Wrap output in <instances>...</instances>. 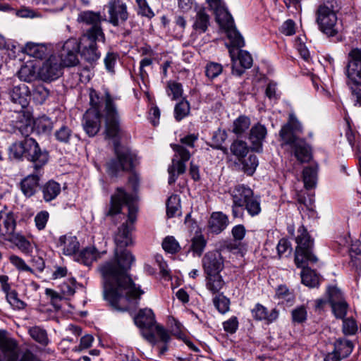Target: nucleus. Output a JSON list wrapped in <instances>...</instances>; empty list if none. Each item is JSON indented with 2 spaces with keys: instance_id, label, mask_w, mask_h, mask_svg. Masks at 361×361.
Instances as JSON below:
<instances>
[{
  "instance_id": "16",
  "label": "nucleus",
  "mask_w": 361,
  "mask_h": 361,
  "mask_svg": "<svg viewBox=\"0 0 361 361\" xmlns=\"http://www.w3.org/2000/svg\"><path fill=\"white\" fill-rule=\"evenodd\" d=\"M239 48L233 45L231 48H229V54L233 63L232 73L238 76H240L245 69L251 68L253 62L251 54L247 51L238 50Z\"/></svg>"
},
{
  "instance_id": "13",
  "label": "nucleus",
  "mask_w": 361,
  "mask_h": 361,
  "mask_svg": "<svg viewBox=\"0 0 361 361\" xmlns=\"http://www.w3.org/2000/svg\"><path fill=\"white\" fill-rule=\"evenodd\" d=\"M63 74V66L56 54L50 56L45 60L37 71L38 78L44 82H51Z\"/></svg>"
},
{
  "instance_id": "42",
  "label": "nucleus",
  "mask_w": 361,
  "mask_h": 361,
  "mask_svg": "<svg viewBox=\"0 0 361 361\" xmlns=\"http://www.w3.org/2000/svg\"><path fill=\"white\" fill-rule=\"evenodd\" d=\"M28 333L36 342L42 345H47L48 344L49 338L47 333L44 329L37 326H32L29 329Z\"/></svg>"
},
{
  "instance_id": "2",
  "label": "nucleus",
  "mask_w": 361,
  "mask_h": 361,
  "mask_svg": "<svg viewBox=\"0 0 361 361\" xmlns=\"http://www.w3.org/2000/svg\"><path fill=\"white\" fill-rule=\"evenodd\" d=\"M90 104L83 116V128L89 136H94L99 130L101 121L105 126L106 136L114 138L121 131V119L115 98L106 91L103 96L94 90L90 91Z\"/></svg>"
},
{
  "instance_id": "45",
  "label": "nucleus",
  "mask_w": 361,
  "mask_h": 361,
  "mask_svg": "<svg viewBox=\"0 0 361 361\" xmlns=\"http://www.w3.org/2000/svg\"><path fill=\"white\" fill-rule=\"evenodd\" d=\"M240 161L243 171L249 176H252L255 173L258 166V159L255 154H250L247 158L245 157Z\"/></svg>"
},
{
  "instance_id": "15",
  "label": "nucleus",
  "mask_w": 361,
  "mask_h": 361,
  "mask_svg": "<svg viewBox=\"0 0 361 361\" xmlns=\"http://www.w3.org/2000/svg\"><path fill=\"white\" fill-rule=\"evenodd\" d=\"M345 73L349 85H361V49L353 48L348 54Z\"/></svg>"
},
{
  "instance_id": "54",
  "label": "nucleus",
  "mask_w": 361,
  "mask_h": 361,
  "mask_svg": "<svg viewBox=\"0 0 361 361\" xmlns=\"http://www.w3.org/2000/svg\"><path fill=\"white\" fill-rule=\"evenodd\" d=\"M163 249L169 253H176L180 250L178 243L173 236H168L164 238L162 243Z\"/></svg>"
},
{
  "instance_id": "5",
  "label": "nucleus",
  "mask_w": 361,
  "mask_h": 361,
  "mask_svg": "<svg viewBox=\"0 0 361 361\" xmlns=\"http://www.w3.org/2000/svg\"><path fill=\"white\" fill-rule=\"evenodd\" d=\"M30 91L25 84L14 86L9 91L10 99L13 104L19 106L11 115V125L20 133L25 138L33 131V120L29 111L26 109L29 104Z\"/></svg>"
},
{
  "instance_id": "44",
  "label": "nucleus",
  "mask_w": 361,
  "mask_h": 361,
  "mask_svg": "<svg viewBox=\"0 0 361 361\" xmlns=\"http://www.w3.org/2000/svg\"><path fill=\"white\" fill-rule=\"evenodd\" d=\"M32 96L36 104H42L49 96V90L43 85H37L33 87Z\"/></svg>"
},
{
  "instance_id": "32",
  "label": "nucleus",
  "mask_w": 361,
  "mask_h": 361,
  "mask_svg": "<svg viewBox=\"0 0 361 361\" xmlns=\"http://www.w3.org/2000/svg\"><path fill=\"white\" fill-rule=\"evenodd\" d=\"M334 350L342 359L348 357L351 354L354 348V344L353 343V342L346 338H338L334 342Z\"/></svg>"
},
{
  "instance_id": "56",
  "label": "nucleus",
  "mask_w": 361,
  "mask_h": 361,
  "mask_svg": "<svg viewBox=\"0 0 361 361\" xmlns=\"http://www.w3.org/2000/svg\"><path fill=\"white\" fill-rule=\"evenodd\" d=\"M292 319L295 323H302L306 321L307 317V310L305 306H299L292 310Z\"/></svg>"
},
{
  "instance_id": "46",
  "label": "nucleus",
  "mask_w": 361,
  "mask_h": 361,
  "mask_svg": "<svg viewBox=\"0 0 361 361\" xmlns=\"http://www.w3.org/2000/svg\"><path fill=\"white\" fill-rule=\"evenodd\" d=\"M54 136L58 142L68 144L73 136V131L69 127L62 125L55 131Z\"/></svg>"
},
{
  "instance_id": "27",
  "label": "nucleus",
  "mask_w": 361,
  "mask_h": 361,
  "mask_svg": "<svg viewBox=\"0 0 361 361\" xmlns=\"http://www.w3.org/2000/svg\"><path fill=\"white\" fill-rule=\"evenodd\" d=\"M231 195L234 204L243 206L253 196L254 193L250 188L242 184L235 186Z\"/></svg>"
},
{
  "instance_id": "20",
  "label": "nucleus",
  "mask_w": 361,
  "mask_h": 361,
  "mask_svg": "<svg viewBox=\"0 0 361 361\" xmlns=\"http://www.w3.org/2000/svg\"><path fill=\"white\" fill-rule=\"evenodd\" d=\"M204 274H218L224 268V259L218 250L207 252L202 259Z\"/></svg>"
},
{
  "instance_id": "4",
  "label": "nucleus",
  "mask_w": 361,
  "mask_h": 361,
  "mask_svg": "<svg viewBox=\"0 0 361 361\" xmlns=\"http://www.w3.org/2000/svg\"><path fill=\"white\" fill-rule=\"evenodd\" d=\"M297 246L295 252V263L302 270L300 273L302 283L308 287H316L319 284V278L315 271L306 267L308 262L315 263L317 257L312 253L313 240L307 229L301 226L298 229L295 238Z\"/></svg>"
},
{
  "instance_id": "3",
  "label": "nucleus",
  "mask_w": 361,
  "mask_h": 361,
  "mask_svg": "<svg viewBox=\"0 0 361 361\" xmlns=\"http://www.w3.org/2000/svg\"><path fill=\"white\" fill-rule=\"evenodd\" d=\"M8 155L11 159L20 161L25 158L32 163L34 172L24 178L20 181V186L26 197L35 195L44 173V167L49 161V152L45 149H42L34 138H24L10 145Z\"/></svg>"
},
{
  "instance_id": "36",
  "label": "nucleus",
  "mask_w": 361,
  "mask_h": 361,
  "mask_svg": "<svg viewBox=\"0 0 361 361\" xmlns=\"http://www.w3.org/2000/svg\"><path fill=\"white\" fill-rule=\"evenodd\" d=\"M250 126V119L249 117L241 115L233 121L232 126V132L238 136L245 133Z\"/></svg>"
},
{
  "instance_id": "49",
  "label": "nucleus",
  "mask_w": 361,
  "mask_h": 361,
  "mask_svg": "<svg viewBox=\"0 0 361 361\" xmlns=\"http://www.w3.org/2000/svg\"><path fill=\"white\" fill-rule=\"evenodd\" d=\"M213 303L221 314H225L229 310L230 300L223 294L216 295L213 299Z\"/></svg>"
},
{
  "instance_id": "43",
  "label": "nucleus",
  "mask_w": 361,
  "mask_h": 361,
  "mask_svg": "<svg viewBox=\"0 0 361 361\" xmlns=\"http://www.w3.org/2000/svg\"><path fill=\"white\" fill-rule=\"evenodd\" d=\"M180 198L176 195H171L166 202V214L169 218H173L180 213Z\"/></svg>"
},
{
  "instance_id": "10",
  "label": "nucleus",
  "mask_w": 361,
  "mask_h": 361,
  "mask_svg": "<svg viewBox=\"0 0 361 361\" xmlns=\"http://www.w3.org/2000/svg\"><path fill=\"white\" fill-rule=\"evenodd\" d=\"M173 151L176 152L174 158L172 159V164L169 166L168 172L169 174V184L174 183L177 177L185 171V162L190 158V152L180 145H171Z\"/></svg>"
},
{
  "instance_id": "25",
  "label": "nucleus",
  "mask_w": 361,
  "mask_h": 361,
  "mask_svg": "<svg viewBox=\"0 0 361 361\" xmlns=\"http://www.w3.org/2000/svg\"><path fill=\"white\" fill-rule=\"evenodd\" d=\"M210 25V17L205 8L200 7L196 9L193 18L192 29L198 34L204 33Z\"/></svg>"
},
{
  "instance_id": "8",
  "label": "nucleus",
  "mask_w": 361,
  "mask_h": 361,
  "mask_svg": "<svg viewBox=\"0 0 361 361\" xmlns=\"http://www.w3.org/2000/svg\"><path fill=\"white\" fill-rule=\"evenodd\" d=\"M134 197L130 195L121 188H118L116 192L111 197L110 207L106 213V216H114L121 212L123 204L128 205V220L133 224L136 220L137 208L133 204Z\"/></svg>"
},
{
  "instance_id": "50",
  "label": "nucleus",
  "mask_w": 361,
  "mask_h": 361,
  "mask_svg": "<svg viewBox=\"0 0 361 361\" xmlns=\"http://www.w3.org/2000/svg\"><path fill=\"white\" fill-rule=\"evenodd\" d=\"M166 91L169 96H172L173 100L178 99L183 94L182 85L174 81H169Z\"/></svg>"
},
{
  "instance_id": "52",
  "label": "nucleus",
  "mask_w": 361,
  "mask_h": 361,
  "mask_svg": "<svg viewBox=\"0 0 361 361\" xmlns=\"http://www.w3.org/2000/svg\"><path fill=\"white\" fill-rule=\"evenodd\" d=\"M9 261L20 271L34 273L33 269L25 263V260L17 255H11L9 257Z\"/></svg>"
},
{
  "instance_id": "60",
  "label": "nucleus",
  "mask_w": 361,
  "mask_h": 361,
  "mask_svg": "<svg viewBox=\"0 0 361 361\" xmlns=\"http://www.w3.org/2000/svg\"><path fill=\"white\" fill-rule=\"evenodd\" d=\"M6 293V298L11 305L18 309H23L25 307V303L18 298V293L16 290H8L5 292Z\"/></svg>"
},
{
  "instance_id": "39",
  "label": "nucleus",
  "mask_w": 361,
  "mask_h": 361,
  "mask_svg": "<svg viewBox=\"0 0 361 361\" xmlns=\"http://www.w3.org/2000/svg\"><path fill=\"white\" fill-rule=\"evenodd\" d=\"M8 242L13 243L22 252L25 254H29L32 251V246L30 241L27 240L25 236L19 233H16L13 235Z\"/></svg>"
},
{
  "instance_id": "30",
  "label": "nucleus",
  "mask_w": 361,
  "mask_h": 361,
  "mask_svg": "<svg viewBox=\"0 0 361 361\" xmlns=\"http://www.w3.org/2000/svg\"><path fill=\"white\" fill-rule=\"evenodd\" d=\"M59 243L63 246V254L66 255H75L80 246L77 238L71 235L61 236L59 238Z\"/></svg>"
},
{
  "instance_id": "53",
  "label": "nucleus",
  "mask_w": 361,
  "mask_h": 361,
  "mask_svg": "<svg viewBox=\"0 0 361 361\" xmlns=\"http://www.w3.org/2000/svg\"><path fill=\"white\" fill-rule=\"evenodd\" d=\"M331 306L336 318L341 319L345 318L348 308V305L345 300L334 302Z\"/></svg>"
},
{
  "instance_id": "58",
  "label": "nucleus",
  "mask_w": 361,
  "mask_h": 361,
  "mask_svg": "<svg viewBox=\"0 0 361 361\" xmlns=\"http://www.w3.org/2000/svg\"><path fill=\"white\" fill-rule=\"evenodd\" d=\"M206 246V240L202 235H197L192 238L191 249L198 256H200L203 252Z\"/></svg>"
},
{
  "instance_id": "31",
  "label": "nucleus",
  "mask_w": 361,
  "mask_h": 361,
  "mask_svg": "<svg viewBox=\"0 0 361 361\" xmlns=\"http://www.w3.org/2000/svg\"><path fill=\"white\" fill-rule=\"evenodd\" d=\"M99 257V253L94 247H88L76 255L75 259L80 263L86 266H90L92 262L97 260Z\"/></svg>"
},
{
  "instance_id": "21",
  "label": "nucleus",
  "mask_w": 361,
  "mask_h": 361,
  "mask_svg": "<svg viewBox=\"0 0 361 361\" xmlns=\"http://www.w3.org/2000/svg\"><path fill=\"white\" fill-rule=\"evenodd\" d=\"M16 219L14 214L8 212L3 214L0 212V243L8 241L15 235Z\"/></svg>"
},
{
  "instance_id": "9",
  "label": "nucleus",
  "mask_w": 361,
  "mask_h": 361,
  "mask_svg": "<svg viewBox=\"0 0 361 361\" xmlns=\"http://www.w3.org/2000/svg\"><path fill=\"white\" fill-rule=\"evenodd\" d=\"M115 153L116 158L107 164L108 173L112 176H117L120 171H129L133 167L134 156L128 148L116 145Z\"/></svg>"
},
{
  "instance_id": "7",
  "label": "nucleus",
  "mask_w": 361,
  "mask_h": 361,
  "mask_svg": "<svg viewBox=\"0 0 361 361\" xmlns=\"http://www.w3.org/2000/svg\"><path fill=\"white\" fill-rule=\"evenodd\" d=\"M213 11L216 16V22L226 32L231 45L237 47H243L245 46L244 39L237 30L233 18L226 6L224 5Z\"/></svg>"
},
{
  "instance_id": "18",
  "label": "nucleus",
  "mask_w": 361,
  "mask_h": 361,
  "mask_svg": "<svg viewBox=\"0 0 361 361\" xmlns=\"http://www.w3.org/2000/svg\"><path fill=\"white\" fill-rule=\"evenodd\" d=\"M78 21L90 26L84 34L91 33L99 39H103L105 36L101 26L102 16L99 12L82 11L78 15Z\"/></svg>"
},
{
  "instance_id": "1",
  "label": "nucleus",
  "mask_w": 361,
  "mask_h": 361,
  "mask_svg": "<svg viewBox=\"0 0 361 361\" xmlns=\"http://www.w3.org/2000/svg\"><path fill=\"white\" fill-rule=\"evenodd\" d=\"M133 225L128 223L118 228L114 237L116 261L106 262L99 267L103 278L104 298L114 310L120 312L128 311L131 303L138 305L145 293L128 274L135 257L125 247L133 244Z\"/></svg>"
},
{
  "instance_id": "24",
  "label": "nucleus",
  "mask_w": 361,
  "mask_h": 361,
  "mask_svg": "<svg viewBox=\"0 0 361 361\" xmlns=\"http://www.w3.org/2000/svg\"><path fill=\"white\" fill-rule=\"evenodd\" d=\"M253 318L257 321H264L266 324H271L276 321L279 317V312L276 309L269 311L264 306L257 303L251 310Z\"/></svg>"
},
{
  "instance_id": "48",
  "label": "nucleus",
  "mask_w": 361,
  "mask_h": 361,
  "mask_svg": "<svg viewBox=\"0 0 361 361\" xmlns=\"http://www.w3.org/2000/svg\"><path fill=\"white\" fill-rule=\"evenodd\" d=\"M190 113L189 102L185 99L178 102L174 109V116L177 121H181Z\"/></svg>"
},
{
  "instance_id": "17",
  "label": "nucleus",
  "mask_w": 361,
  "mask_h": 361,
  "mask_svg": "<svg viewBox=\"0 0 361 361\" xmlns=\"http://www.w3.org/2000/svg\"><path fill=\"white\" fill-rule=\"evenodd\" d=\"M104 8L109 14V23L114 26L119 25L128 18L127 5L123 0H109Z\"/></svg>"
},
{
  "instance_id": "59",
  "label": "nucleus",
  "mask_w": 361,
  "mask_h": 361,
  "mask_svg": "<svg viewBox=\"0 0 361 361\" xmlns=\"http://www.w3.org/2000/svg\"><path fill=\"white\" fill-rule=\"evenodd\" d=\"M343 327L342 330L345 335H353L357 331V326L355 320L353 318L342 319Z\"/></svg>"
},
{
  "instance_id": "33",
  "label": "nucleus",
  "mask_w": 361,
  "mask_h": 361,
  "mask_svg": "<svg viewBox=\"0 0 361 361\" xmlns=\"http://www.w3.org/2000/svg\"><path fill=\"white\" fill-rule=\"evenodd\" d=\"M43 198L46 202L54 200L61 192V185L54 180H49L42 188Z\"/></svg>"
},
{
  "instance_id": "22",
  "label": "nucleus",
  "mask_w": 361,
  "mask_h": 361,
  "mask_svg": "<svg viewBox=\"0 0 361 361\" xmlns=\"http://www.w3.org/2000/svg\"><path fill=\"white\" fill-rule=\"evenodd\" d=\"M267 134V128L264 126L257 123L250 129L248 139L251 142V149L256 152H262V143Z\"/></svg>"
},
{
  "instance_id": "40",
  "label": "nucleus",
  "mask_w": 361,
  "mask_h": 361,
  "mask_svg": "<svg viewBox=\"0 0 361 361\" xmlns=\"http://www.w3.org/2000/svg\"><path fill=\"white\" fill-rule=\"evenodd\" d=\"M228 135L225 130L218 129L214 131L212 137V144L210 146L213 149H221L224 152H227V148L222 146L223 143L227 139Z\"/></svg>"
},
{
  "instance_id": "11",
  "label": "nucleus",
  "mask_w": 361,
  "mask_h": 361,
  "mask_svg": "<svg viewBox=\"0 0 361 361\" xmlns=\"http://www.w3.org/2000/svg\"><path fill=\"white\" fill-rule=\"evenodd\" d=\"M97 42H104L105 36L103 39H99L91 33L83 34L78 42V50L80 56L88 63L95 62L100 57V52L97 46Z\"/></svg>"
},
{
  "instance_id": "28",
  "label": "nucleus",
  "mask_w": 361,
  "mask_h": 361,
  "mask_svg": "<svg viewBox=\"0 0 361 361\" xmlns=\"http://www.w3.org/2000/svg\"><path fill=\"white\" fill-rule=\"evenodd\" d=\"M290 147L293 150L295 157L299 161L305 163L311 160L312 157V150L304 139H300L296 141Z\"/></svg>"
},
{
  "instance_id": "51",
  "label": "nucleus",
  "mask_w": 361,
  "mask_h": 361,
  "mask_svg": "<svg viewBox=\"0 0 361 361\" xmlns=\"http://www.w3.org/2000/svg\"><path fill=\"white\" fill-rule=\"evenodd\" d=\"M222 65L216 62L208 63L205 68V73L207 77L212 80L219 76L222 73Z\"/></svg>"
},
{
  "instance_id": "34",
  "label": "nucleus",
  "mask_w": 361,
  "mask_h": 361,
  "mask_svg": "<svg viewBox=\"0 0 361 361\" xmlns=\"http://www.w3.org/2000/svg\"><path fill=\"white\" fill-rule=\"evenodd\" d=\"M317 166L305 167L302 171L304 185L306 189H312L315 187L317 179Z\"/></svg>"
},
{
  "instance_id": "37",
  "label": "nucleus",
  "mask_w": 361,
  "mask_h": 361,
  "mask_svg": "<svg viewBox=\"0 0 361 361\" xmlns=\"http://www.w3.org/2000/svg\"><path fill=\"white\" fill-rule=\"evenodd\" d=\"M35 127L38 133L49 134L50 133L55 123L47 116H43L33 121V127Z\"/></svg>"
},
{
  "instance_id": "19",
  "label": "nucleus",
  "mask_w": 361,
  "mask_h": 361,
  "mask_svg": "<svg viewBox=\"0 0 361 361\" xmlns=\"http://www.w3.org/2000/svg\"><path fill=\"white\" fill-rule=\"evenodd\" d=\"M78 42L77 39H69L63 44L59 54L56 55L61 59L63 68L64 66H74L78 63Z\"/></svg>"
},
{
  "instance_id": "64",
  "label": "nucleus",
  "mask_w": 361,
  "mask_h": 361,
  "mask_svg": "<svg viewBox=\"0 0 361 361\" xmlns=\"http://www.w3.org/2000/svg\"><path fill=\"white\" fill-rule=\"evenodd\" d=\"M118 54L114 52H108L104 59L106 69L110 73H114V66L116 63Z\"/></svg>"
},
{
  "instance_id": "6",
  "label": "nucleus",
  "mask_w": 361,
  "mask_h": 361,
  "mask_svg": "<svg viewBox=\"0 0 361 361\" xmlns=\"http://www.w3.org/2000/svg\"><path fill=\"white\" fill-rule=\"evenodd\" d=\"M340 7L338 0H324L317 9L316 19L319 30L328 37H336L337 42L343 39L340 34L341 26L336 16Z\"/></svg>"
},
{
  "instance_id": "47",
  "label": "nucleus",
  "mask_w": 361,
  "mask_h": 361,
  "mask_svg": "<svg viewBox=\"0 0 361 361\" xmlns=\"http://www.w3.org/2000/svg\"><path fill=\"white\" fill-rule=\"evenodd\" d=\"M243 206L251 216H257L262 210L259 199L254 195Z\"/></svg>"
},
{
  "instance_id": "35",
  "label": "nucleus",
  "mask_w": 361,
  "mask_h": 361,
  "mask_svg": "<svg viewBox=\"0 0 361 361\" xmlns=\"http://www.w3.org/2000/svg\"><path fill=\"white\" fill-rule=\"evenodd\" d=\"M23 51L36 59H42L47 54V47L42 44L28 42L23 48Z\"/></svg>"
},
{
  "instance_id": "29",
  "label": "nucleus",
  "mask_w": 361,
  "mask_h": 361,
  "mask_svg": "<svg viewBox=\"0 0 361 361\" xmlns=\"http://www.w3.org/2000/svg\"><path fill=\"white\" fill-rule=\"evenodd\" d=\"M205 282L207 289L212 294L219 293L226 285L220 273L205 274Z\"/></svg>"
},
{
  "instance_id": "14",
  "label": "nucleus",
  "mask_w": 361,
  "mask_h": 361,
  "mask_svg": "<svg viewBox=\"0 0 361 361\" xmlns=\"http://www.w3.org/2000/svg\"><path fill=\"white\" fill-rule=\"evenodd\" d=\"M302 133V126L294 114H290L288 116V120L285 123L279 131L280 140L282 142V145L292 146L299 140L298 134Z\"/></svg>"
},
{
  "instance_id": "62",
  "label": "nucleus",
  "mask_w": 361,
  "mask_h": 361,
  "mask_svg": "<svg viewBox=\"0 0 361 361\" xmlns=\"http://www.w3.org/2000/svg\"><path fill=\"white\" fill-rule=\"evenodd\" d=\"M238 320L235 316L223 322L224 330L231 334H235L238 329Z\"/></svg>"
},
{
  "instance_id": "23",
  "label": "nucleus",
  "mask_w": 361,
  "mask_h": 361,
  "mask_svg": "<svg viewBox=\"0 0 361 361\" xmlns=\"http://www.w3.org/2000/svg\"><path fill=\"white\" fill-rule=\"evenodd\" d=\"M229 224L228 217L221 212H212L208 221L211 233L219 234L224 231Z\"/></svg>"
},
{
  "instance_id": "57",
  "label": "nucleus",
  "mask_w": 361,
  "mask_h": 361,
  "mask_svg": "<svg viewBox=\"0 0 361 361\" xmlns=\"http://www.w3.org/2000/svg\"><path fill=\"white\" fill-rule=\"evenodd\" d=\"M76 288V281L73 278H69L60 286L61 292L64 295H74Z\"/></svg>"
},
{
  "instance_id": "63",
  "label": "nucleus",
  "mask_w": 361,
  "mask_h": 361,
  "mask_svg": "<svg viewBox=\"0 0 361 361\" xmlns=\"http://www.w3.org/2000/svg\"><path fill=\"white\" fill-rule=\"evenodd\" d=\"M49 214L47 211H41L35 217V226L38 230H43L48 221Z\"/></svg>"
},
{
  "instance_id": "55",
  "label": "nucleus",
  "mask_w": 361,
  "mask_h": 361,
  "mask_svg": "<svg viewBox=\"0 0 361 361\" xmlns=\"http://www.w3.org/2000/svg\"><path fill=\"white\" fill-rule=\"evenodd\" d=\"M137 6V14L147 18H152L154 16V13L152 8L148 5L146 0H135Z\"/></svg>"
},
{
  "instance_id": "41",
  "label": "nucleus",
  "mask_w": 361,
  "mask_h": 361,
  "mask_svg": "<svg viewBox=\"0 0 361 361\" xmlns=\"http://www.w3.org/2000/svg\"><path fill=\"white\" fill-rule=\"evenodd\" d=\"M18 76L22 81L30 82L38 78L35 68L32 65L23 66L18 72Z\"/></svg>"
},
{
  "instance_id": "12",
  "label": "nucleus",
  "mask_w": 361,
  "mask_h": 361,
  "mask_svg": "<svg viewBox=\"0 0 361 361\" xmlns=\"http://www.w3.org/2000/svg\"><path fill=\"white\" fill-rule=\"evenodd\" d=\"M3 331V337H0V343L5 345L7 361H40L39 359L30 350L26 349L18 352V344Z\"/></svg>"
},
{
  "instance_id": "38",
  "label": "nucleus",
  "mask_w": 361,
  "mask_h": 361,
  "mask_svg": "<svg viewBox=\"0 0 361 361\" xmlns=\"http://www.w3.org/2000/svg\"><path fill=\"white\" fill-rule=\"evenodd\" d=\"M231 153L235 156L239 161L246 157L249 152V147L245 141L235 140L230 147Z\"/></svg>"
},
{
  "instance_id": "26",
  "label": "nucleus",
  "mask_w": 361,
  "mask_h": 361,
  "mask_svg": "<svg viewBox=\"0 0 361 361\" xmlns=\"http://www.w3.org/2000/svg\"><path fill=\"white\" fill-rule=\"evenodd\" d=\"M134 322L140 329H149L156 323L154 314L149 308L141 309L134 317Z\"/></svg>"
},
{
  "instance_id": "61",
  "label": "nucleus",
  "mask_w": 361,
  "mask_h": 361,
  "mask_svg": "<svg viewBox=\"0 0 361 361\" xmlns=\"http://www.w3.org/2000/svg\"><path fill=\"white\" fill-rule=\"evenodd\" d=\"M327 294L329 297V302L331 305L336 302L344 300L343 299V295L341 290L336 286L328 287Z\"/></svg>"
}]
</instances>
